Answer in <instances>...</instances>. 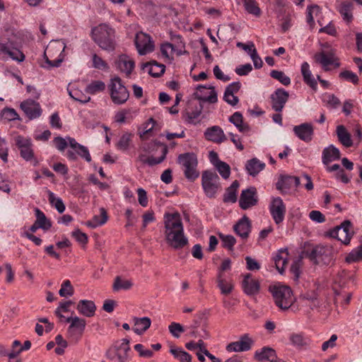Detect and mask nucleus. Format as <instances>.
I'll list each match as a JSON object with an SVG mask.
<instances>
[{"label":"nucleus","instance_id":"f257e3e1","mask_svg":"<svg viewBox=\"0 0 362 362\" xmlns=\"http://www.w3.org/2000/svg\"><path fill=\"white\" fill-rule=\"evenodd\" d=\"M165 218V236L167 243L175 250H180L188 245L185 235L183 224L177 214H166Z\"/></svg>","mask_w":362,"mask_h":362},{"label":"nucleus","instance_id":"f03ea898","mask_svg":"<svg viewBox=\"0 0 362 362\" xmlns=\"http://www.w3.org/2000/svg\"><path fill=\"white\" fill-rule=\"evenodd\" d=\"M337 252V250L332 245H317L308 252L307 255L315 264L328 266L333 264Z\"/></svg>","mask_w":362,"mask_h":362},{"label":"nucleus","instance_id":"7ed1b4c3","mask_svg":"<svg viewBox=\"0 0 362 362\" xmlns=\"http://www.w3.org/2000/svg\"><path fill=\"white\" fill-rule=\"evenodd\" d=\"M91 34L93 40L103 49H115V30L108 24H98L92 29Z\"/></svg>","mask_w":362,"mask_h":362},{"label":"nucleus","instance_id":"20e7f679","mask_svg":"<svg viewBox=\"0 0 362 362\" xmlns=\"http://www.w3.org/2000/svg\"><path fill=\"white\" fill-rule=\"evenodd\" d=\"M129 339L124 338L115 341L106 351V358L112 362H129Z\"/></svg>","mask_w":362,"mask_h":362},{"label":"nucleus","instance_id":"39448f33","mask_svg":"<svg viewBox=\"0 0 362 362\" xmlns=\"http://www.w3.org/2000/svg\"><path fill=\"white\" fill-rule=\"evenodd\" d=\"M271 292L276 305L281 310H288L295 301L293 292L287 286H274Z\"/></svg>","mask_w":362,"mask_h":362},{"label":"nucleus","instance_id":"423d86ee","mask_svg":"<svg viewBox=\"0 0 362 362\" xmlns=\"http://www.w3.org/2000/svg\"><path fill=\"white\" fill-rule=\"evenodd\" d=\"M108 89L110 98L115 105H123L129 98V92L119 76L110 79Z\"/></svg>","mask_w":362,"mask_h":362},{"label":"nucleus","instance_id":"0eeeda50","mask_svg":"<svg viewBox=\"0 0 362 362\" xmlns=\"http://www.w3.org/2000/svg\"><path fill=\"white\" fill-rule=\"evenodd\" d=\"M314 59L316 63L322 66L325 71L338 69L341 66L340 59L337 55L336 49L333 48L317 52L314 55Z\"/></svg>","mask_w":362,"mask_h":362},{"label":"nucleus","instance_id":"6e6552de","mask_svg":"<svg viewBox=\"0 0 362 362\" xmlns=\"http://www.w3.org/2000/svg\"><path fill=\"white\" fill-rule=\"evenodd\" d=\"M177 162L182 167L185 177L191 181L196 180L199 173L197 170V158L193 153L180 154L177 158Z\"/></svg>","mask_w":362,"mask_h":362},{"label":"nucleus","instance_id":"1a4fd4ad","mask_svg":"<svg viewBox=\"0 0 362 362\" xmlns=\"http://www.w3.org/2000/svg\"><path fill=\"white\" fill-rule=\"evenodd\" d=\"M170 39L174 45L165 42L160 45V52L163 57L168 59H173L175 53L177 55H181L182 54V49L185 47V43L181 35L170 33Z\"/></svg>","mask_w":362,"mask_h":362},{"label":"nucleus","instance_id":"9d476101","mask_svg":"<svg viewBox=\"0 0 362 362\" xmlns=\"http://www.w3.org/2000/svg\"><path fill=\"white\" fill-rule=\"evenodd\" d=\"M202 185L206 196L209 198H214L219 187L218 175L211 171L203 172Z\"/></svg>","mask_w":362,"mask_h":362},{"label":"nucleus","instance_id":"9b49d317","mask_svg":"<svg viewBox=\"0 0 362 362\" xmlns=\"http://www.w3.org/2000/svg\"><path fill=\"white\" fill-rule=\"evenodd\" d=\"M269 210L276 224L279 225L284 221L286 208L281 197L272 198L269 205Z\"/></svg>","mask_w":362,"mask_h":362},{"label":"nucleus","instance_id":"f8f14e48","mask_svg":"<svg viewBox=\"0 0 362 362\" xmlns=\"http://www.w3.org/2000/svg\"><path fill=\"white\" fill-rule=\"evenodd\" d=\"M351 223L349 221H344L339 226L329 231V236L340 241L344 245L350 242L352 233L351 232Z\"/></svg>","mask_w":362,"mask_h":362},{"label":"nucleus","instance_id":"ddd939ff","mask_svg":"<svg viewBox=\"0 0 362 362\" xmlns=\"http://www.w3.org/2000/svg\"><path fill=\"white\" fill-rule=\"evenodd\" d=\"M16 146L20 151L21 156L26 161H30L34 158L33 143L30 138L18 135L14 137Z\"/></svg>","mask_w":362,"mask_h":362},{"label":"nucleus","instance_id":"4468645a","mask_svg":"<svg viewBox=\"0 0 362 362\" xmlns=\"http://www.w3.org/2000/svg\"><path fill=\"white\" fill-rule=\"evenodd\" d=\"M66 322L70 323L67 329L68 337L75 340L81 338L86 325V320L74 316L67 317Z\"/></svg>","mask_w":362,"mask_h":362},{"label":"nucleus","instance_id":"2eb2a0df","mask_svg":"<svg viewBox=\"0 0 362 362\" xmlns=\"http://www.w3.org/2000/svg\"><path fill=\"white\" fill-rule=\"evenodd\" d=\"M134 44L140 55L151 52L154 49V44L151 37L143 32L136 33Z\"/></svg>","mask_w":362,"mask_h":362},{"label":"nucleus","instance_id":"dca6fc26","mask_svg":"<svg viewBox=\"0 0 362 362\" xmlns=\"http://www.w3.org/2000/svg\"><path fill=\"white\" fill-rule=\"evenodd\" d=\"M257 189L254 187H249L242 191L239 199L240 207L246 210L257 204Z\"/></svg>","mask_w":362,"mask_h":362},{"label":"nucleus","instance_id":"f3484780","mask_svg":"<svg viewBox=\"0 0 362 362\" xmlns=\"http://www.w3.org/2000/svg\"><path fill=\"white\" fill-rule=\"evenodd\" d=\"M20 107L26 117L30 120L40 117L42 112L40 103L32 99L23 100L21 103Z\"/></svg>","mask_w":362,"mask_h":362},{"label":"nucleus","instance_id":"a211bd4d","mask_svg":"<svg viewBox=\"0 0 362 362\" xmlns=\"http://www.w3.org/2000/svg\"><path fill=\"white\" fill-rule=\"evenodd\" d=\"M289 98L288 92L282 88H277L270 96L272 109L281 112Z\"/></svg>","mask_w":362,"mask_h":362},{"label":"nucleus","instance_id":"6ab92c4d","mask_svg":"<svg viewBox=\"0 0 362 362\" xmlns=\"http://www.w3.org/2000/svg\"><path fill=\"white\" fill-rule=\"evenodd\" d=\"M253 341L248 334L241 336L238 341L230 342L226 346L228 352H242L249 351L252 348Z\"/></svg>","mask_w":362,"mask_h":362},{"label":"nucleus","instance_id":"aec40b11","mask_svg":"<svg viewBox=\"0 0 362 362\" xmlns=\"http://www.w3.org/2000/svg\"><path fill=\"white\" fill-rule=\"evenodd\" d=\"M197 90L195 97L199 100L210 103H216L217 102V93L214 87L199 85Z\"/></svg>","mask_w":362,"mask_h":362},{"label":"nucleus","instance_id":"412c9836","mask_svg":"<svg viewBox=\"0 0 362 362\" xmlns=\"http://www.w3.org/2000/svg\"><path fill=\"white\" fill-rule=\"evenodd\" d=\"M0 53L14 61L22 62L25 60V54L12 43L0 42Z\"/></svg>","mask_w":362,"mask_h":362},{"label":"nucleus","instance_id":"4be33fe9","mask_svg":"<svg viewBox=\"0 0 362 362\" xmlns=\"http://www.w3.org/2000/svg\"><path fill=\"white\" fill-rule=\"evenodd\" d=\"M299 185V177L291 175H281L276 184V187L282 194H285L287 191L296 188Z\"/></svg>","mask_w":362,"mask_h":362},{"label":"nucleus","instance_id":"5701e85b","mask_svg":"<svg viewBox=\"0 0 362 362\" xmlns=\"http://www.w3.org/2000/svg\"><path fill=\"white\" fill-rule=\"evenodd\" d=\"M115 66L117 70L124 74L126 77H130L134 69V61L126 54H122L115 61Z\"/></svg>","mask_w":362,"mask_h":362},{"label":"nucleus","instance_id":"b1692460","mask_svg":"<svg viewBox=\"0 0 362 362\" xmlns=\"http://www.w3.org/2000/svg\"><path fill=\"white\" fill-rule=\"evenodd\" d=\"M293 131L295 135L300 140L308 143L312 141L314 134V128L312 124L305 122L294 126Z\"/></svg>","mask_w":362,"mask_h":362},{"label":"nucleus","instance_id":"393cba45","mask_svg":"<svg viewBox=\"0 0 362 362\" xmlns=\"http://www.w3.org/2000/svg\"><path fill=\"white\" fill-rule=\"evenodd\" d=\"M242 288L244 293L247 296H255L260 290V283L258 280L252 279L251 274L247 273L244 275Z\"/></svg>","mask_w":362,"mask_h":362},{"label":"nucleus","instance_id":"a878e982","mask_svg":"<svg viewBox=\"0 0 362 362\" xmlns=\"http://www.w3.org/2000/svg\"><path fill=\"white\" fill-rule=\"evenodd\" d=\"M204 137L215 144H221L227 140L223 130L216 125L207 128L204 132Z\"/></svg>","mask_w":362,"mask_h":362},{"label":"nucleus","instance_id":"bb28decb","mask_svg":"<svg viewBox=\"0 0 362 362\" xmlns=\"http://www.w3.org/2000/svg\"><path fill=\"white\" fill-rule=\"evenodd\" d=\"M168 153V148L166 145L162 146V154L160 157L155 158L153 156H147L148 153L139 151L138 156V160L143 164H146L149 166H153L161 163L166 158V155Z\"/></svg>","mask_w":362,"mask_h":362},{"label":"nucleus","instance_id":"cd10ccee","mask_svg":"<svg viewBox=\"0 0 362 362\" xmlns=\"http://www.w3.org/2000/svg\"><path fill=\"white\" fill-rule=\"evenodd\" d=\"M234 231L242 239L246 240L251 231V223L249 218L244 216L233 226Z\"/></svg>","mask_w":362,"mask_h":362},{"label":"nucleus","instance_id":"c85d7f7f","mask_svg":"<svg viewBox=\"0 0 362 362\" xmlns=\"http://www.w3.org/2000/svg\"><path fill=\"white\" fill-rule=\"evenodd\" d=\"M340 156L339 150L331 144L323 149L322 152V162L325 165H328L330 163L339 160Z\"/></svg>","mask_w":362,"mask_h":362},{"label":"nucleus","instance_id":"c756f323","mask_svg":"<svg viewBox=\"0 0 362 362\" xmlns=\"http://www.w3.org/2000/svg\"><path fill=\"white\" fill-rule=\"evenodd\" d=\"M76 310L80 315L91 317L95 314L96 306L92 300H80L76 305Z\"/></svg>","mask_w":362,"mask_h":362},{"label":"nucleus","instance_id":"7c9ffc66","mask_svg":"<svg viewBox=\"0 0 362 362\" xmlns=\"http://www.w3.org/2000/svg\"><path fill=\"white\" fill-rule=\"evenodd\" d=\"M300 71L303 78V81L313 90H316L317 88V82L313 76L310 69V65L307 62H304L301 64Z\"/></svg>","mask_w":362,"mask_h":362},{"label":"nucleus","instance_id":"2f4dec72","mask_svg":"<svg viewBox=\"0 0 362 362\" xmlns=\"http://www.w3.org/2000/svg\"><path fill=\"white\" fill-rule=\"evenodd\" d=\"M75 152L69 150L66 152V157L70 160H76L77 155L84 159L88 163L91 161V156L87 147L80 145L78 148L74 149Z\"/></svg>","mask_w":362,"mask_h":362},{"label":"nucleus","instance_id":"473e14b6","mask_svg":"<svg viewBox=\"0 0 362 362\" xmlns=\"http://www.w3.org/2000/svg\"><path fill=\"white\" fill-rule=\"evenodd\" d=\"M288 252L286 249L279 250L273 257L276 269L282 274L284 272L285 266L288 262Z\"/></svg>","mask_w":362,"mask_h":362},{"label":"nucleus","instance_id":"72a5a7b5","mask_svg":"<svg viewBox=\"0 0 362 362\" xmlns=\"http://www.w3.org/2000/svg\"><path fill=\"white\" fill-rule=\"evenodd\" d=\"M229 122L233 124L240 132L248 134L251 130L249 124L243 122V115L240 112H234L229 117Z\"/></svg>","mask_w":362,"mask_h":362},{"label":"nucleus","instance_id":"f704fd0d","mask_svg":"<svg viewBox=\"0 0 362 362\" xmlns=\"http://www.w3.org/2000/svg\"><path fill=\"white\" fill-rule=\"evenodd\" d=\"M276 358V354L275 350L267 346L257 350L255 353V358L258 361H269L274 362Z\"/></svg>","mask_w":362,"mask_h":362},{"label":"nucleus","instance_id":"c9c22d12","mask_svg":"<svg viewBox=\"0 0 362 362\" xmlns=\"http://www.w3.org/2000/svg\"><path fill=\"white\" fill-rule=\"evenodd\" d=\"M323 20L320 8L317 5L308 6L306 12L307 23H321Z\"/></svg>","mask_w":362,"mask_h":362},{"label":"nucleus","instance_id":"e433bc0d","mask_svg":"<svg viewBox=\"0 0 362 362\" xmlns=\"http://www.w3.org/2000/svg\"><path fill=\"white\" fill-rule=\"evenodd\" d=\"M134 332L137 334H142L151 326V320L148 317H134Z\"/></svg>","mask_w":362,"mask_h":362},{"label":"nucleus","instance_id":"4c0bfd02","mask_svg":"<svg viewBox=\"0 0 362 362\" xmlns=\"http://www.w3.org/2000/svg\"><path fill=\"white\" fill-rule=\"evenodd\" d=\"M265 168V163L256 158L247 160L245 168L247 173L253 177L256 176Z\"/></svg>","mask_w":362,"mask_h":362},{"label":"nucleus","instance_id":"58836bf2","mask_svg":"<svg viewBox=\"0 0 362 362\" xmlns=\"http://www.w3.org/2000/svg\"><path fill=\"white\" fill-rule=\"evenodd\" d=\"M148 68V74L153 77H159L163 75L165 70V66L163 64H159L156 61H151L143 65V69Z\"/></svg>","mask_w":362,"mask_h":362},{"label":"nucleus","instance_id":"ea45409f","mask_svg":"<svg viewBox=\"0 0 362 362\" xmlns=\"http://www.w3.org/2000/svg\"><path fill=\"white\" fill-rule=\"evenodd\" d=\"M239 187V182L235 180L230 186L226 188L223 194V201L225 203H235L237 201V191Z\"/></svg>","mask_w":362,"mask_h":362},{"label":"nucleus","instance_id":"a19ab883","mask_svg":"<svg viewBox=\"0 0 362 362\" xmlns=\"http://www.w3.org/2000/svg\"><path fill=\"white\" fill-rule=\"evenodd\" d=\"M217 286L221 290V293L223 295L230 293L233 289V284L232 280L226 279L223 274L218 272L217 276Z\"/></svg>","mask_w":362,"mask_h":362},{"label":"nucleus","instance_id":"79ce46f5","mask_svg":"<svg viewBox=\"0 0 362 362\" xmlns=\"http://www.w3.org/2000/svg\"><path fill=\"white\" fill-rule=\"evenodd\" d=\"M245 11L258 18L262 15V11L259 6V4L256 0H241Z\"/></svg>","mask_w":362,"mask_h":362},{"label":"nucleus","instance_id":"37998d69","mask_svg":"<svg viewBox=\"0 0 362 362\" xmlns=\"http://www.w3.org/2000/svg\"><path fill=\"white\" fill-rule=\"evenodd\" d=\"M354 6L351 2H342L338 6V11L345 21H353Z\"/></svg>","mask_w":362,"mask_h":362},{"label":"nucleus","instance_id":"c03bdc74","mask_svg":"<svg viewBox=\"0 0 362 362\" xmlns=\"http://www.w3.org/2000/svg\"><path fill=\"white\" fill-rule=\"evenodd\" d=\"M337 134L340 143L346 147L352 146L353 142L350 134L343 125L337 127Z\"/></svg>","mask_w":362,"mask_h":362},{"label":"nucleus","instance_id":"a18cd8bd","mask_svg":"<svg viewBox=\"0 0 362 362\" xmlns=\"http://www.w3.org/2000/svg\"><path fill=\"white\" fill-rule=\"evenodd\" d=\"M134 134L129 132L124 133L115 144L117 150L126 151L129 149L133 139Z\"/></svg>","mask_w":362,"mask_h":362},{"label":"nucleus","instance_id":"49530a36","mask_svg":"<svg viewBox=\"0 0 362 362\" xmlns=\"http://www.w3.org/2000/svg\"><path fill=\"white\" fill-rule=\"evenodd\" d=\"M100 214L95 215L93 217V218L87 222V226L92 228H95L98 226H103L107 221V214L104 208H101L100 209Z\"/></svg>","mask_w":362,"mask_h":362},{"label":"nucleus","instance_id":"de8ad7c7","mask_svg":"<svg viewBox=\"0 0 362 362\" xmlns=\"http://www.w3.org/2000/svg\"><path fill=\"white\" fill-rule=\"evenodd\" d=\"M35 214L36 217L35 222L39 225L40 228L47 230L52 227L51 222L47 218L45 214L38 208L35 209Z\"/></svg>","mask_w":362,"mask_h":362},{"label":"nucleus","instance_id":"09e8293b","mask_svg":"<svg viewBox=\"0 0 362 362\" xmlns=\"http://www.w3.org/2000/svg\"><path fill=\"white\" fill-rule=\"evenodd\" d=\"M67 90L69 95L74 100L78 101L81 103L85 104L90 100V97L84 94L81 90L78 88H68Z\"/></svg>","mask_w":362,"mask_h":362},{"label":"nucleus","instance_id":"8fccbe9b","mask_svg":"<svg viewBox=\"0 0 362 362\" xmlns=\"http://www.w3.org/2000/svg\"><path fill=\"white\" fill-rule=\"evenodd\" d=\"M105 83L102 81H93L85 88L87 93L95 95L103 92L105 89Z\"/></svg>","mask_w":362,"mask_h":362},{"label":"nucleus","instance_id":"3c124183","mask_svg":"<svg viewBox=\"0 0 362 362\" xmlns=\"http://www.w3.org/2000/svg\"><path fill=\"white\" fill-rule=\"evenodd\" d=\"M170 352L180 362H192V356L182 348H171Z\"/></svg>","mask_w":362,"mask_h":362},{"label":"nucleus","instance_id":"603ef678","mask_svg":"<svg viewBox=\"0 0 362 362\" xmlns=\"http://www.w3.org/2000/svg\"><path fill=\"white\" fill-rule=\"evenodd\" d=\"M163 145H165V144L160 141H157L145 142V143H143L141 144V146L139 147V151L150 153L154 151L160 149V152L162 153V146Z\"/></svg>","mask_w":362,"mask_h":362},{"label":"nucleus","instance_id":"864d4df0","mask_svg":"<svg viewBox=\"0 0 362 362\" xmlns=\"http://www.w3.org/2000/svg\"><path fill=\"white\" fill-rule=\"evenodd\" d=\"M48 199L50 204L54 206L59 213L62 214L65 211L66 207L62 199L59 197H56L52 192H49Z\"/></svg>","mask_w":362,"mask_h":362},{"label":"nucleus","instance_id":"5fc2aeb1","mask_svg":"<svg viewBox=\"0 0 362 362\" xmlns=\"http://www.w3.org/2000/svg\"><path fill=\"white\" fill-rule=\"evenodd\" d=\"M133 286V284L129 280H123L120 276H117L113 284V290L118 291L119 290H129Z\"/></svg>","mask_w":362,"mask_h":362},{"label":"nucleus","instance_id":"6e6d98bb","mask_svg":"<svg viewBox=\"0 0 362 362\" xmlns=\"http://www.w3.org/2000/svg\"><path fill=\"white\" fill-rule=\"evenodd\" d=\"M347 263L357 262L362 260V245L352 250L346 257Z\"/></svg>","mask_w":362,"mask_h":362},{"label":"nucleus","instance_id":"4d7b16f0","mask_svg":"<svg viewBox=\"0 0 362 362\" xmlns=\"http://www.w3.org/2000/svg\"><path fill=\"white\" fill-rule=\"evenodd\" d=\"M303 299L306 301V304L311 308L314 309L319 306V300L317 299V295L315 292H307L303 296Z\"/></svg>","mask_w":362,"mask_h":362},{"label":"nucleus","instance_id":"13d9d810","mask_svg":"<svg viewBox=\"0 0 362 362\" xmlns=\"http://www.w3.org/2000/svg\"><path fill=\"white\" fill-rule=\"evenodd\" d=\"M156 123V120L151 117L144 124V130L139 133L140 138L141 139L144 140L148 137L152 130L153 129Z\"/></svg>","mask_w":362,"mask_h":362},{"label":"nucleus","instance_id":"bf43d9fd","mask_svg":"<svg viewBox=\"0 0 362 362\" xmlns=\"http://www.w3.org/2000/svg\"><path fill=\"white\" fill-rule=\"evenodd\" d=\"M270 76L278 80L280 83H281L284 86H288L291 83V79L288 76H287L283 71L278 70H272L270 72Z\"/></svg>","mask_w":362,"mask_h":362},{"label":"nucleus","instance_id":"052dcab7","mask_svg":"<svg viewBox=\"0 0 362 362\" xmlns=\"http://www.w3.org/2000/svg\"><path fill=\"white\" fill-rule=\"evenodd\" d=\"M59 294L62 297L71 296L74 294V288L69 280L63 281Z\"/></svg>","mask_w":362,"mask_h":362},{"label":"nucleus","instance_id":"680f3d73","mask_svg":"<svg viewBox=\"0 0 362 362\" xmlns=\"http://www.w3.org/2000/svg\"><path fill=\"white\" fill-rule=\"evenodd\" d=\"M323 101L326 103L329 107L334 109L337 108L341 104L339 99L332 93H326L323 97Z\"/></svg>","mask_w":362,"mask_h":362},{"label":"nucleus","instance_id":"e2e57ef3","mask_svg":"<svg viewBox=\"0 0 362 362\" xmlns=\"http://www.w3.org/2000/svg\"><path fill=\"white\" fill-rule=\"evenodd\" d=\"M170 333L175 338H179L182 333L185 331L183 326L178 322H172L168 326Z\"/></svg>","mask_w":362,"mask_h":362},{"label":"nucleus","instance_id":"0e129e2a","mask_svg":"<svg viewBox=\"0 0 362 362\" xmlns=\"http://www.w3.org/2000/svg\"><path fill=\"white\" fill-rule=\"evenodd\" d=\"M222 241L223 247L229 250H233L235 244L236 243L235 238L231 235H220Z\"/></svg>","mask_w":362,"mask_h":362},{"label":"nucleus","instance_id":"69168bd1","mask_svg":"<svg viewBox=\"0 0 362 362\" xmlns=\"http://www.w3.org/2000/svg\"><path fill=\"white\" fill-rule=\"evenodd\" d=\"M215 168L223 179H227L230 175V168L228 164L222 161L217 163Z\"/></svg>","mask_w":362,"mask_h":362},{"label":"nucleus","instance_id":"338daca9","mask_svg":"<svg viewBox=\"0 0 362 362\" xmlns=\"http://www.w3.org/2000/svg\"><path fill=\"white\" fill-rule=\"evenodd\" d=\"M339 78H343L347 81H350L354 85L358 84V76L351 71L346 70L340 72L339 75Z\"/></svg>","mask_w":362,"mask_h":362},{"label":"nucleus","instance_id":"774afa93","mask_svg":"<svg viewBox=\"0 0 362 362\" xmlns=\"http://www.w3.org/2000/svg\"><path fill=\"white\" fill-rule=\"evenodd\" d=\"M93 67L98 69L105 70L108 69V65L100 57L93 54L92 57Z\"/></svg>","mask_w":362,"mask_h":362}]
</instances>
